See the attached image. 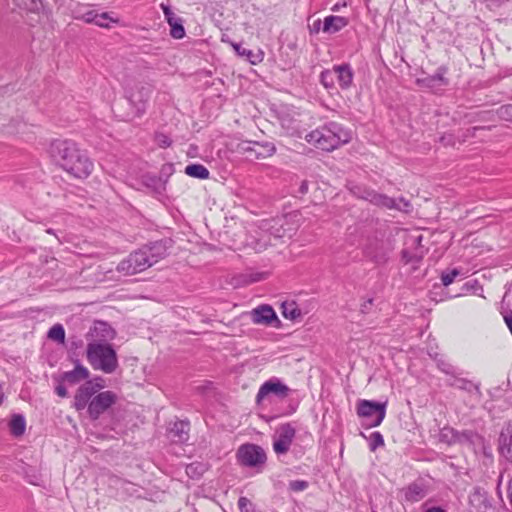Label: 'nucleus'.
<instances>
[{
	"instance_id": "f257e3e1",
	"label": "nucleus",
	"mask_w": 512,
	"mask_h": 512,
	"mask_svg": "<svg viewBox=\"0 0 512 512\" xmlns=\"http://www.w3.org/2000/svg\"><path fill=\"white\" fill-rule=\"evenodd\" d=\"M308 143L323 151H332L341 143H347L352 138L349 130L342 128L339 124L331 122L326 126L311 131L306 135Z\"/></svg>"
},
{
	"instance_id": "f03ea898",
	"label": "nucleus",
	"mask_w": 512,
	"mask_h": 512,
	"mask_svg": "<svg viewBox=\"0 0 512 512\" xmlns=\"http://www.w3.org/2000/svg\"><path fill=\"white\" fill-rule=\"evenodd\" d=\"M86 358L94 370L112 374L118 368V357L111 344L88 343Z\"/></svg>"
},
{
	"instance_id": "7ed1b4c3",
	"label": "nucleus",
	"mask_w": 512,
	"mask_h": 512,
	"mask_svg": "<svg viewBox=\"0 0 512 512\" xmlns=\"http://www.w3.org/2000/svg\"><path fill=\"white\" fill-rule=\"evenodd\" d=\"M48 155L59 160H81L86 158V152L71 139H54L50 142Z\"/></svg>"
},
{
	"instance_id": "20e7f679",
	"label": "nucleus",
	"mask_w": 512,
	"mask_h": 512,
	"mask_svg": "<svg viewBox=\"0 0 512 512\" xmlns=\"http://www.w3.org/2000/svg\"><path fill=\"white\" fill-rule=\"evenodd\" d=\"M151 266L153 265L149 259V250H145L144 247H142L122 260L117 266V271L125 275H133Z\"/></svg>"
},
{
	"instance_id": "39448f33",
	"label": "nucleus",
	"mask_w": 512,
	"mask_h": 512,
	"mask_svg": "<svg viewBox=\"0 0 512 512\" xmlns=\"http://www.w3.org/2000/svg\"><path fill=\"white\" fill-rule=\"evenodd\" d=\"M357 415L367 421L369 427L379 426L386 415V402L379 403L371 400H359Z\"/></svg>"
},
{
	"instance_id": "423d86ee",
	"label": "nucleus",
	"mask_w": 512,
	"mask_h": 512,
	"mask_svg": "<svg viewBox=\"0 0 512 512\" xmlns=\"http://www.w3.org/2000/svg\"><path fill=\"white\" fill-rule=\"evenodd\" d=\"M151 91V87L147 84H127L125 88L126 98L138 116L144 113Z\"/></svg>"
},
{
	"instance_id": "0eeeda50",
	"label": "nucleus",
	"mask_w": 512,
	"mask_h": 512,
	"mask_svg": "<svg viewBox=\"0 0 512 512\" xmlns=\"http://www.w3.org/2000/svg\"><path fill=\"white\" fill-rule=\"evenodd\" d=\"M117 401V395L112 391H103L96 394L88 405V414L91 419L97 420Z\"/></svg>"
},
{
	"instance_id": "6e6552de",
	"label": "nucleus",
	"mask_w": 512,
	"mask_h": 512,
	"mask_svg": "<svg viewBox=\"0 0 512 512\" xmlns=\"http://www.w3.org/2000/svg\"><path fill=\"white\" fill-rule=\"evenodd\" d=\"M116 336L115 330L104 321H95L86 333L85 338L88 343L110 344Z\"/></svg>"
},
{
	"instance_id": "1a4fd4ad",
	"label": "nucleus",
	"mask_w": 512,
	"mask_h": 512,
	"mask_svg": "<svg viewBox=\"0 0 512 512\" xmlns=\"http://www.w3.org/2000/svg\"><path fill=\"white\" fill-rule=\"evenodd\" d=\"M238 460L244 466L256 467L266 461L264 450L255 444H244L237 452Z\"/></svg>"
},
{
	"instance_id": "9d476101",
	"label": "nucleus",
	"mask_w": 512,
	"mask_h": 512,
	"mask_svg": "<svg viewBox=\"0 0 512 512\" xmlns=\"http://www.w3.org/2000/svg\"><path fill=\"white\" fill-rule=\"evenodd\" d=\"M286 223L285 217L261 221L260 229L265 233L262 238L266 236H273L275 239L291 237L294 229L292 227L285 228Z\"/></svg>"
},
{
	"instance_id": "9b49d317",
	"label": "nucleus",
	"mask_w": 512,
	"mask_h": 512,
	"mask_svg": "<svg viewBox=\"0 0 512 512\" xmlns=\"http://www.w3.org/2000/svg\"><path fill=\"white\" fill-rule=\"evenodd\" d=\"M361 199L369 201L373 205L387 209H401L400 203H402L405 208L409 207V203L403 198H400L398 203L396 199L390 198L384 194L377 193L376 191L369 188L363 189Z\"/></svg>"
},
{
	"instance_id": "f8f14e48",
	"label": "nucleus",
	"mask_w": 512,
	"mask_h": 512,
	"mask_svg": "<svg viewBox=\"0 0 512 512\" xmlns=\"http://www.w3.org/2000/svg\"><path fill=\"white\" fill-rule=\"evenodd\" d=\"M289 387L282 383L279 379L273 378L264 382L256 395L257 403H261L266 397L273 394L279 398H285L289 394Z\"/></svg>"
},
{
	"instance_id": "ddd939ff",
	"label": "nucleus",
	"mask_w": 512,
	"mask_h": 512,
	"mask_svg": "<svg viewBox=\"0 0 512 512\" xmlns=\"http://www.w3.org/2000/svg\"><path fill=\"white\" fill-rule=\"evenodd\" d=\"M277 434L278 437L273 443L274 451L277 454H284L289 450L295 437L296 430L290 423H286L278 428Z\"/></svg>"
},
{
	"instance_id": "4468645a",
	"label": "nucleus",
	"mask_w": 512,
	"mask_h": 512,
	"mask_svg": "<svg viewBox=\"0 0 512 512\" xmlns=\"http://www.w3.org/2000/svg\"><path fill=\"white\" fill-rule=\"evenodd\" d=\"M250 315L255 324L270 325L273 321H278L277 315L270 305H260L253 309Z\"/></svg>"
},
{
	"instance_id": "2eb2a0df",
	"label": "nucleus",
	"mask_w": 512,
	"mask_h": 512,
	"mask_svg": "<svg viewBox=\"0 0 512 512\" xmlns=\"http://www.w3.org/2000/svg\"><path fill=\"white\" fill-rule=\"evenodd\" d=\"M447 73L446 67H439L434 75L417 79V83L423 87L435 89L448 85L449 81L445 77Z\"/></svg>"
},
{
	"instance_id": "dca6fc26",
	"label": "nucleus",
	"mask_w": 512,
	"mask_h": 512,
	"mask_svg": "<svg viewBox=\"0 0 512 512\" xmlns=\"http://www.w3.org/2000/svg\"><path fill=\"white\" fill-rule=\"evenodd\" d=\"M93 387L90 383L82 384L76 391L74 396V407L77 411H81L84 408H88V405L92 398L95 396Z\"/></svg>"
},
{
	"instance_id": "f3484780",
	"label": "nucleus",
	"mask_w": 512,
	"mask_h": 512,
	"mask_svg": "<svg viewBox=\"0 0 512 512\" xmlns=\"http://www.w3.org/2000/svg\"><path fill=\"white\" fill-rule=\"evenodd\" d=\"M61 167L75 178H86L92 171L93 162H62Z\"/></svg>"
},
{
	"instance_id": "a211bd4d",
	"label": "nucleus",
	"mask_w": 512,
	"mask_h": 512,
	"mask_svg": "<svg viewBox=\"0 0 512 512\" xmlns=\"http://www.w3.org/2000/svg\"><path fill=\"white\" fill-rule=\"evenodd\" d=\"M90 376L89 370L77 361L75 367L71 371H66L61 376V381L67 382L70 385H75L83 380H87Z\"/></svg>"
},
{
	"instance_id": "6ab92c4d",
	"label": "nucleus",
	"mask_w": 512,
	"mask_h": 512,
	"mask_svg": "<svg viewBox=\"0 0 512 512\" xmlns=\"http://www.w3.org/2000/svg\"><path fill=\"white\" fill-rule=\"evenodd\" d=\"M162 8L165 18L171 27V36L175 39H182L185 36V30L181 19L178 18L169 7L162 5Z\"/></svg>"
},
{
	"instance_id": "aec40b11",
	"label": "nucleus",
	"mask_w": 512,
	"mask_h": 512,
	"mask_svg": "<svg viewBox=\"0 0 512 512\" xmlns=\"http://www.w3.org/2000/svg\"><path fill=\"white\" fill-rule=\"evenodd\" d=\"M365 254L375 263H384L388 259V250L384 244L379 241H374L365 248Z\"/></svg>"
},
{
	"instance_id": "412c9836",
	"label": "nucleus",
	"mask_w": 512,
	"mask_h": 512,
	"mask_svg": "<svg viewBox=\"0 0 512 512\" xmlns=\"http://www.w3.org/2000/svg\"><path fill=\"white\" fill-rule=\"evenodd\" d=\"M167 243V240H161L144 246L145 250H149V259L152 265L158 263L161 259L167 256Z\"/></svg>"
},
{
	"instance_id": "4be33fe9",
	"label": "nucleus",
	"mask_w": 512,
	"mask_h": 512,
	"mask_svg": "<svg viewBox=\"0 0 512 512\" xmlns=\"http://www.w3.org/2000/svg\"><path fill=\"white\" fill-rule=\"evenodd\" d=\"M249 156H247L246 160H252L253 157L259 158H269L272 157L275 152V146L272 143H254L252 147L248 149Z\"/></svg>"
},
{
	"instance_id": "5701e85b",
	"label": "nucleus",
	"mask_w": 512,
	"mask_h": 512,
	"mask_svg": "<svg viewBox=\"0 0 512 512\" xmlns=\"http://www.w3.org/2000/svg\"><path fill=\"white\" fill-rule=\"evenodd\" d=\"M190 425L186 421H176L169 429L171 437L178 442H185L189 437Z\"/></svg>"
},
{
	"instance_id": "b1692460",
	"label": "nucleus",
	"mask_w": 512,
	"mask_h": 512,
	"mask_svg": "<svg viewBox=\"0 0 512 512\" xmlns=\"http://www.w3.org/2000/svg\"><path fill=\"white\" fill-rule=\"evenodd\" d=\"M348 24L347 20L341 16L330 15L324 19L323 32L325 33H336L344 28Z\"/></svg>"
},
{
	"instance_id": "393cba45",
	"label": "nucleus",
	"mask_w": 512,
	"mask_h": 512,
	"mask_svg": "<svg viewBox=\"0 0 512 512\" xmlns=\"http://www.w3.org/2000/svg\"><path fill=\"white\" fill-rule=\"evenodd\" d=\"M422 239H423L422 235H418V236L412 237L410 239L412 245H416L418 248L415 253L409 252L407 249L402 251V257L406 263L419 262L423 258L424 250L422 249V244H421Z\"/></svg>"
},
{
	"instance_id": "a878e982",
	"label": "nucleus",
	"mask_w": 512,
	"mask_h": 512,
	"mask_svg": "<svg viewBox=\"0 0 512 512\" xmlns=\"http://www.w3.org/2000/svg\"><path fill=\"white\" fill-rule=\"evenodd\" d=\"M482 440L481 436L472 430L457 431L456 444L475 447Z\"/></svg>"
},
{
	"instance_id": "bb28decb",
	"label": "nucleus",
	"mask_w": 512,
	"mask_h": 512,
	"mask_svg": "<svg viewBox=\"0 0 512 512\" xmlns=\"http://www.w3.org/2000/svg\"><path fill=\"white\" fill-rule=\"evenodd\" d=\"M14 4L20 9H23L29 13L44 14L45 8L42 0H13Z\"/></svg>"
},
{
	"instance_id": "cd10ccee",
	"label": "nucleus",
	"mask_w": 512,
	"mask_h": 512,
	"mask_svg": "<svg viewBox=\"0 0 512 512\" xmlns=\"http://www.w3.org/2000/svg\"><path fill=\"white\" fill-rule=\"evenodd\" d=\"M334 71L337 73L336 81H338L341 88H348L353 79V73L348 65H339L334 67Z\"/></svg>"
},
{
	"instance_id": "c85d7f7f",
	"label": "nucleus",
	"mask_w": 512,
	"mask_h": 512,
	"mask_svg": "<svg viewBox=\"0 0 512 512\" xmlns=\"http://www.w3.org/2000/svg\"><path fill=\"white\" fill-rule=\"evenodd\" d=\"M405 500L408 502H419L426 496L424 487L417 483L410 484L404 491Z\"/></svg>"
},
{
	"instance_id": "c756f323",
	"label": "nucleus",
	"mask_w": 512,
	"mask_h": 512,
	"mask_svg": "<svg viewBox=\"0 0 512 512\" xmlns=\"http://www.w3.org/2000/svg\"><path fill=\"white\" fill-rule=\"evenodd\" d=\"M499 448L501 454L507 459L512 458V429L507 433H501L499 438Z\"/></svg>"
},
{
	"instance_id": "7c9ffc66",
	"label": "nucleus",
	"mask_w": 512,
	"mask_h": 512,
	"mask_svg": "<svg viewBox=\"0 0 512 512\" xmlns=\"http://www.w3.org/2000/svg\"><path fill=\"white\" fill-rule=\"evenodd\" d=\"M282 315L284 318L289 320H296L301 317V310L298 308L295 302H283L281 305Z\"/></svg>"
},
{
	"instance_id": "2f4dec72",
	"label": "nucleus",
	"mask_w": 512,
	"mask_h": 512,
	"mask_svg": "<svg viewBox=\"0 0 512 512\" xmlns=\"http://www.w3.org/2000/svg\"><path fill=\"white\" fill-rule=\"evenodd\" d=\"M11 433L19 437L24 434L26 422L22 415H14L9 423Z\"/></svg>"
},
{
	"instance_id": "473e14b6",
	"label": "nucleus",
	"mask_w": 512,
	"mask_h": 512,
	"mask_svg": "<svg viewBox=\"0 0 512 512\" xmlns=\"http://www.w3.org/2000/svg\"><path fill=\"white\" fill-rule=\"evenodd\" d=\"M185 173L190 177L198 179H207L209 177L208 169L201 164L188 165L185 168Z\"/></svg>"
},
{
	"instance_id": "72a5a7b5",
	"label": "nucleus",
	"mask_w": 512,
	"mask_h": 512,
	"mask_svg": "<svg viewBox=\"0 0 512 512\" xmlns=\"http://www.w3.org/2000/svg\"><path fill=\"white\" fill-rule=\"evenodd\" d=\"M457 437V430L452 427H443L438 435L439 441L447 445H455Z\"/></svg>"
},
{
	"instance_id": "f704fd0d",
	"label": "nucleus",
	"mask_w": 512,
	"mask_h": 512,
	"mask_svg": "<svg viewBox=\"0 0 512 512\" xmlns=\"http://www.w3.org/2000/svg\"><path fill=\"white\" fill-rule=\"evenodd\" d=\"M111 23H118L117 18H113L109 13L103 12L98 13L97 16H95L94 23L95 25L102 27V28H109Z\"/></svg>"
},
{
	"instance_id": "c9c22d12",
	"label": "nucleus",
	"mask_w": 512,
	"mask_h": 512,
	"mask_svg": "<svg viewBox=\"0 0 512 512\" xmlns=\"http://www.w3.org/2000/svg\"><path fill=\"white\" fill-rule=\"evenodd\" d=\"M48 338L59 343H64L65 330L61 324L53 325L48 331Z\"/></svg>"
},
{
	"instance_id": "e433bc0d",
	"label": "nucleus",
	"mask_w": 512,
	"mask_h": 512,
	"mask_svg": "<svg viewBox=\"0 0 512 512\" xmlns=\"http://www.w3.org/2000/svg\"><path fill=\"white\" fill-rule=\"evenodd\" d=\"M337 73L334 71V68L331 70H325L321 73V83L327 89L333 88L336 82Z\"/></svg>"
},
{
	"instance_id": "4c0bfd02",
	"label": "nucleus",
	"mask_w": 512,
	"mask_h": 512,
	"mask_svg": "<svg viewBox=\"0 0 512 512\" xmlns=\"http://www.w3.org/2000/svg\"><path fill=\"white\" fill-rule=\"evenodd\" d=\"M384 446V438L380 432H373L369 436V448L374 452L377 448Z\"/></svg>"
},
{
	"instance_id": "58836bf2",
	"label": "nucleus",
	"mask_w": 512,
	"mask_h": 512,
	"mask_svg": "<svg viewBox=\"0 0 512 512\" xmlns=\"http://www.w3.org/2000/svg\"><path fill=\"white\" fill-rule=\"evenodd\" d=\"M460 275L458 269H452L450 271L443 272L441 275V281L444 286L452 284L457 276Z\"/></svg>"
},
{
	"instance_id": "ea45409f",
	"label": "nucleus",
	"mask_w": 512,
	"mask_h": 512,
	"mask_svg": "<svg viewBox=\"0 0 512 512\" xmlns=\"http://www.w3.org/2000/svg\"><path fill=\"white\" fill-rule=\"evenodd\" d=\"M238 507L241 512H255L254 505L246 497H240L238 500Z\"/></svg>"
},
{
	"instance_id": "a19ab883",
	"label": "nucleus",
	"mask_w": 512,
	"mask_h": 512,
	"mask_svg": "<svg viewBox=\"0 0 512 512\" xmlns=\"http://www.w3.org/2000/svg\"><path fill=\"white\" fill-rule=\"evenodd\" d=\"M307 487L308 482L305 480H293L289 483V488L295 492L304 491Z\"/></svg>"
},
{
	"instance_id": "79ce46f5",
	"label": "nucleus",
	"mask_w": 512,
	"mask_h": 512,
	"mask_svg": "<svg viewBox=\"0 0 512 512\" xmlns=\"http://www.w3.org/2000/svg\"><path fill=\"white\" fill-rule=\"evenodd\" d=\"M498 113L501 118L512 121V105L501 106Z\"/></svg>"
},
{
	"instance_id": "37998d69",
	"label": "nucleus",
	"mask_w": 512,
	"mask_h": 512,
	"mask_svg": "<svg viewBox=\"0 0 512 512\" xmlns=\"http://www.w3.org/2000/svg\"><path fill=\"white\" fill-rule=\"evenodd\" d=\"M155 141L162 148H166L171 144V139L163 133H157Z\"/></svg>"
},
{
	"instance_id": "c03bdc74",
	"label": "nucleus",
	"mask_w": 512,
	"mask_h": 512,
	"mask_svg": "<svg viewBox=\"0 0 512 512\" xmlns=\"http://www.w3.org/2000/svg\"><path fill=\"white\" fill-rule=\"evenodd\" d=\"M86 383H90L92 385L93 391L95 393H97L106 386L105 380L102 377H96L93 380L86 381Z\"/></svg>"
},
{
	"instance_id": "a18cd8bd",
	"label": "nucleus",
	"mask_w": 512,
	"mask_h": 512,
	"mask_svg": "<svg viewBox=\"0 0 512 512\" xmlns=\"http://www.w3.org/2000/svg\"><path fill=\"white\" fill-rule=\"evenodd\" d=\"M234 47L239 55L246 56L251 63L255 64V60L252 59L254 56L252 51L247 50L246 48H241L239 45H235Z\"/></svg>"
},
{
	"instance_id": "49530a36",
	"label": "nucleus",
	"mask_w": 512,
	"mask_h": 512,
	"mask_svg": "<svg viewBox=\"0 0 512 512\" xmlns=\"http://www.w3.org/2000/svg\"><path fill=\"white\" fill-rule=\"evenodd\" d=\"M457 387L464 389V390H468V391H471L472 388L475 390H478V387H476L471 382L466 381L464 379H460L457 381Z\"/></svg>"
},
{
	"instance_id": "de8ad7c7",
	"label": "nucleus",
	"mask_w": 512,
	"mask_h": 512,
	"mask_svg": "<svg viewBox=\"0 0 512 512\" xmlns=\"http://www.w3.org/2000/svg\"><path fill=\"white\" fill-rule=\"evenodd\" d=\"M365 188L366 187L356 185V184L349 186V190L351 191V193L360 199H361V194H363V189H365Z\"/></svg>"
},
{
	"instance_id": "09e8293b",
	"label": "nucleus",
	"mask_w": 512,
	"mask_h": 512,
	"mask_svg": "<svg viewBox=\"0 0 512 512\" xmlns=\"http://www.w3.org/2000/svg\"><path fill=\"white\" fill-rule=\"evenodd\" d=\"M97 12L95 11H88L84 14L83 19L87 23H94L95 16H97Z\"/></svg>"
},
{
	"instance_id": "8fccbe9b",
	"label": "nucleus",
	"mask_w": 512,
	"mask_h": 512,
	"mask_svg": "<svg viewBox=\"0 0 512 512\" xmlns=\"http://www.w3.org/2000/svg\"><path fill=\"white\" fill-rule=\"evenodd\" d=\"M55 392L56 394L59 396V397H66L67 396V389L65 388V386L63 384H59L58 386H56L55 388Z\"/></svg>"
},
{
	"instance_id": "3c124183",
	"label": "nucleus",
	"mask_w": 512,
	"mask_h": 512,
	"mask_svg": "<svg viewBox=\"0 0 512 512\" xmlns=\"http://www.w3.org/2000/svg\"><path fill=\"white\" fill-rule=\"evenodd\" d=\"M267 245H268V241L266 239H263V241H262V239H259V241L255 245V248L258 250H261V249L266 248Z\"/></svg>"
},
{
	"instance_id": "603ef678",
	"label": "nucleus",
	"mask_w": 512,
	"mask_h": 512,
	"mask_svg": "<svg viewBox=\"0 0 512 512\" xmlns=\"http://www.w3.org/2000/svg\"><path fill=\"white\" fill-rule=\"evenodd\" d=\"M321 28V21L320 20H317L313 23L312 27H311V30L312 32H315V33H318L319 30Z\"/></svg>"
},
{
	"instance_id": "864d4df0",
	"label": "nucleus",
	"mask_w": 512,
	"mask_h": 512,
	"mask_svg": "<svg viewBox=\"0 0 512 512\" xmlns=\"http://www.w3.org/2000/svg\"><path fill=\"white\" fill-rule=\"evenodd\" d=\"M504 319H505V322H506V324H507V326H508V328H509V330H510V332L512 334V315H507V316L504 317Z\"/></svg>"
},
{
	"instance_id": "5fc2aeb1",
	"label": "nucleus",
	"mask_w": 512,
	"mask_h": 512,
	"mask_svg": "<svg viewBox=\"0 0 512 512\" xmlns=\"http://www.w3.org/2000/svg\"><path fill=\"white\" fill-rule=\"evenodd\" d=\"M425 512H446L444 509H442L441 507H431L429 509H427Z\"/></svg>"
},
{
	"instance_id": "6e6d98bb",
	"label": "nucleus",
	"mask_w": 512,
	"mask_h": 512,
	"mask_svg": "<svg viewBox=\"0 0 512 512\" xmlns=\"http://www.w3.org/2000/svg\"><path fill=\"white\" fill-rule=\"evenodd\" d=\"M308 191V185H307V182H302L301 186H300V192L301 193H306Z\"/></svg>"
},
{
	"instance_id": "4d7b16f0",
	"label": "nucleus",
	"mask_w": 512,
	"mask_h": 512,
	"mask_svg": "<svg viewBox=\"0 0 512 512\" xmlns=\"http://www.w3.org/2000/svg\"><path fill=\"white\" fill-rule=\"evenodd\" d=\"M476 498H477L478 500H480V498H481L480 493L475 492V493L472 495V497H471V500H470V501L472 502V501H473V499H476Z\"/></svg>"
},
{
	"instance_id": "13d9d810",
	"label": "nucleus",
	"mask_w": 512,
	"mask_h": 512,
	"mask_svg": "<svg viewBox=\"0 0 512 512\" xmlns=\"http://www.w3.org/2000/svg\"><path fill=\"white\" fill-rule=\"evenodd\" d=\"M47 233L52 234V230H51V229H48V230H47Z\"/></svg>"
},
{
	"instance_id": "bf43d9fd",
	"label": "nucleus",
	"mask_w": 512,
	"mask_h": 512,
	"mask_svg": "<svg viewBox=\"0 0 512 512\" xmlns=\"http://www.w3.org/2000/svg\"><path fill=\"white\" fill-rule=\"evenodd\" d=\"M362 437L366 438L365 434L363 432L360 433Z\"/></svg>"
}]
</instances>
